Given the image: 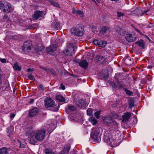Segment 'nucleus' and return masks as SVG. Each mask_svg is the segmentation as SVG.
Instances as JSON below:
<instances>
[{"instance_id": "obj_1", "label": "nucleus", "mask_w": 154, "mask_h": 154, "mask_svg": "<svg viewBox=\"0 0 154 154\" xmlns=\"http://www.w3.org/2000/svg\"><path fill=\"white\" fill-rule=\"evenodd\" d=\"M45 131L44 129L37 130L33 132L30 138V143L31 144H35L37 141H42L45 137Z\"/></svg>"}, {"instance_id": "obj_2", "label": "nucleus", "mask_w": 154, "mask_h": 154, "mask_svg": "<svg viewBox=\"0 0 154 154\" xmlns=\"http://www.w3.org/2000/svg\"><path fill=\"white\" fill-rule=\"evenodd\" d=\"M103 120L104 125L109 127L111 131L118 128L119 123L112 117L107 116L103 117Z\"/></svg>"}, {"instance_id": "obj_3", "label": "nucleus", "mask_w": 154, "mask_h": 154, "mask_svg": "<svg viewBox=\"0 0 154 154\" xmlns=\"http://www.w3.org/2000/svg\"><path fill=\"white\" fill-rule=\"evenodd\" d=\"M106 133L104 137V140L105 142L106 143L110 146L114 147L117 146L118 143L117 141L118 139L117 137L114 138L111 134H108V135Z\"/></svg>"}, {"instance_id": "obj_4", "label": "nucleus", "mask_w": 154, "mask_h": 154, "mask_svg": "<svg viewBox=\"0 0 154 154\" xmlns=\"http://www.w3.org/2000/svg\"><path fill=\"white\" fill-rule=\"evenodd\" d=\"M100 130H101V128H93L91 129V137L95 141L97 142H99L101 139L100 133Z\"/></svg>"}, {"instance_id": "obj_5", "label": "nucleus", "mask_w": 154, "mask_h": 154, "mask_svg": "<svg viewBox=\"0 0 154 154\" xmlns=\"http://www.w3.org/2000/svg\"><path fill=\"white\" fill-rule=\"evenodd\" d=\"M70 32L72 35L81 36L83 35L84 30L82 26L77 25L76 26L73 27L71 28Z\"/></svg>"}, {"instance_id": "obj_6", "label": "nucleus", "mask_w": 154, "mask_h": 154, "mask_svg": "<svg viewBox=\"0 0 154 154\" xmlns=\"http://www.w3.org/2000/svg\"><path fill=\"white\" fill-rule=\"evenodd\" d=\"M76 49L74 44L68 43L66 49L63 51L64 53L66 55L72 56L74 53V51Z\"/></svg>"}, {"instance_id": "obj_7", "label": "nucleus", "mask_w": 154, "mask_h": 154, "mask_svg": "<svg viewBox=\"0 0 154 154\" xmlns=\"http://www.w3.org/2000/svg\"><path fill=\"white\" fill-rule=\"evenodd\" d=\"M11 5L7 2L1 1L0 2V9L3 11L5 13H9L11 11Z\"/></svg>"}, {"instance_id": "obj_8", "label": "nucleus", "mask_w": 154, "mask_h": 154, "mask_svg": "<svg viewBox=\"0 0 154 154\" xmlns=\"http://www.w3.org/2000/svg\"><path fill=\"white\" fill-rule=\"evenodd\" d=\"M45 106L46 108L52 107H54L55 104V103L54 100L52 99L47 97L44 100Z\"/></svg>"}, {"instance_id": "obj_9", "label": "nucleus", "mask_w": 154, "mask_h": 154, "mask_svg": "<svg viewBox=\"0 0 154 154\" xmlns=\"http://www.w3.org/2000/svg\"><path fill=\"white\" fill-rule=\"evenodd\" d=\"M32 47V44L30 42H24L22 48L24 51L29 52L31 50Z\"/></svg>"}, {"instance_id": "obj_10", "label": "nucleus", "mask_w": 154, "mask_h": 154, "mask_svg": "<svg viewBox=\"0 0 154 154\" xmlns=\"http://www.w3.org/2000/svg\"><path fill=\"white\" fill-rule=\"evenodd\" d=\"M39 109L36 107L33 108L29 111V115L30 117H33L37 115L39 112Z\"/></svg>"}, {"instance_id": "obj_11", "label": "nucleus", "mask_w": 154, "mask_h": 154, "mask_svg": "<svg viewBox=\"0 0 154 154\" xmlns=\"http://www.w3.org/2000/svg\"><path fill=\"white\" fill-rule=\"evenodd\" d=\"M44 47L39 44H37L34 46V50L36 52L38 53L39 54H42V51L44 49Z\"/></svg>"}, {"instance_id": "obj_12", "label": "nucleus", "mask_w": 154, "mask_h": 154, "mask_svg": "<svg viewBox=\"0 0 154 154\" xmlns=\"http://www.w3.org/2000/svg\"><path fill=\"white\" fill-rule=\"evenodd\" d=\"M95 60L97 62L100 64H104L106 62L105 58L103 57L100 55H97L95 57Z\"/></svg>"}, {"instance_id": "obj_13", "label": "nucleus", "mask_w": 154, "mask_h": 154, "mask_svg": "<svg viewBox=\"0 0 154 154\" xmlns=\"http://www.w3.org/2000/svg\"><path fill=\"white\" fill-rule=\"evenodd\" d=\"M57 48V45L56 44H53L51 45L49 47L47 48L46 49L48 52L53 53L56 50Z\"/></svg>"}, {"instance_id": "obj_14", "label": "nucleus", "mask_w": 154, "mask_h": 154, "mask_svg": "<svg viewBox=\"0 0 154 154\" xmlns=\"http://www.w3.org/2000/svg\"><path fill=\"white\" fill-rule=\"evenodd\" d=\"M79 64V65L82 67L84 69H86L88 67V63L87 61L85 60H81L79 62H77Z\"/></svg>"}, {"instance_id": "obj_15", "label": "nucleus", "mask_w": 154, "mask_h": 154, "mask_svg": "<svg viewBox=\"0 0 154 154\" xmlns=\"http://www.w3.org/2000/svg\"><path fill=\"white\" fill-rule=\"evenodd\" d=\"M131 116V113L130 112L125 113L122 116V122H126L128 121L130 119Z\"/></svg>"}, {"instance_id": "obj_16", "label": "nucleus", "mask_w": 154, "mask_h": 154, "mask_svg": "<svg viewBox=\"0 0 154 154\" xmlns=\"http://www.w3.org/2000/svg\"><path fill=\"white\" fill-rule=\"evenodd\" d=\"M43 15V11H37L35 12L33 17L35 20H37L39 17H42Z\"/></svg>"}, {"instance_id": "obj_17", "label": "nucleus", "mask_w": 154, "mask_h": 154, "mask_svg": "<svg viewBox=\"0 0 154 154\" xmlns=\"http://www.w3.org/2000/svg\"><path fill=\"white\" fill-rule=\"evenodd\" d=\"M126 40L129 42H132L135 40L136 38L135 35H132L131 34H128L125 37Z\"/></svg>"}, {"instance_id": "obj_18", "label": "nucleus", "mask_w": 154, "mask_h": 154, "mask_svg": "<svg viewBox=\"0 0 154 154\" xmlns=\"http://www.w3.org/2000/svg\"><path fill=\"white\" fill-rule=\"evenodd\" d=\"M109 31V29L108 27L103 26L101 28L100 33L101 34L104 35L108 32Z\"/></svg>"}, {"instance_id": "obj_19", "label": "nucleus", "mask_w": 154, "mask_h": 154, "mask_svg": "<svg viewBox=\"0 0 154 154\" xmlns=\"http://www.w3.org/2000/svg\"><path fill=\"white\" fill-rule=\"evenodd\" d=\"M70 148V146L69 144L65 146L63 150L61 152L60 154H67L69 153Z\"/></svg>"}, {"instance_id": "obj_20", "label": "nucleus", "mask_w": 154, "mask_h": 154, "mask_svg": "<svg viewBox=\"0 0 154 154\" xmlns=\"http://www.w3.org/2000/svg\"><path fill=\"white\" fill-rule=\"evenodd\" d=\"M116 29V32L120 35H123L125 34V31L120 27H117Z\"/></svg>"}, {"instance_id": "obj_21", "label": "nucleus", "mask_w": 154, "mask_h": 154, "mask_svg": "<svg viewBox=\"0 0 154 154\" xmlns=\"http://www.w3.org/2000/svg\"><path fill=\"white\" fill-rule=\"evenodd\" d=\"M76 103L79 106L82 107L85 106V101L83 99H81L77 101Z\"/></svg>"}, {"instance_id": "obj_22", "label": "nucleus", "mask_w": 154, "mask_h": 154, "mask_svg": "<svg viewBox=\"0 0 154 154\" xmlns=\"http://www.w3.org/2000/svg\"><path fill=\"white\" fill-rule=\"evenodd\" d=\"M52 26L53 28L56 30L59 29L60 28V24L57 22H53L52 24Z\"/></svg>"}, {"instance_id": "obj_23", "label": "nucleus", "mask_w": 154, "mask_h": 154, "mask_svg": "<svg viewBox=\"0 0 154 154\" xmlns=\"http://www.w3.org/2000/svg\"><path fill=\"white\" fill-rule=\"evenodd\" d=\"M112 131V132H111L110 133H109V134H111V136H112L114 138H115L117 137L116 139H117V137H119V134L117 133L118 131H115V130H113Z\"/></svg>"}, {"instance_id": "obj_24", "label": "nucleus", "mask_w": 154, "mask_h": 154, "mask_svg": "<svg viewBox=\"0 0 154 154\" xmlns=\"http://www.w3.org/2000/svg\"><path fill=\"white\" fill-rule=\"evenodd\" d=\"M66 110L67 112H69V111H74L75 110V108L72 105H69L66 108Z\"/></svg>"}, {"instance_id": "obj_25", "label": "nucleus", "mask_w": 154, "mask_h": 154, "mask_svg": "<svg viewBox=\"0 0 154 154\" xmlns=\"http://www.w3.org/2000/svg\"><path fill=\"white\" fill-rule=\"evenodd\" d=\"M135 44H138L139 46L142 48H143L144 47L145 42L143 40H140L136 42Z\"/></svg>"}, {"instance_id": "obj_26", "label": "nucleus", "mask_w": 154, "mask_h": 154, "mask_svg": "<svg viewBox=\"0 0 154 154\" xmlns=\"http://www.w3.org/2000/svg\"><path fill=\"white\" fill-rule=\"evenodd\" d=\"M56 99L60 102H64L65 99L61 95H59L56 96Z\"/></svg>"}, {"instance_id": "obj_27", "label": "nucleus", "mask_w": 154, "mask_h": 154, "mask_svg": "<svg viewBox=\"0 0 154 154\" xmlns=\"http://www.w3.org/2000/svg\"><path fill=\"white\" fill-rule=\"evenodd\" d=\"M89 121L92 125H95L97 123V120L93 117H91L88 119Z\"/></svg>"}, {"instance_id": "obj_28", "label": "nucleus", "mask_w": 154, "mask_h": 154, "mask_svg": "<svg viewBox=\"0 0 154 154\" xmlns=\"http://www.w3.org/2000/svg\"><path fill=\"white\" fill-rule=\"evenodd\" d=\"M125 62L126 64L130 65L133 63V61H132V59L131 58L128 57L125 59Z\"/></svg>"}, {"instance_id": "obj_29", "label": "nucleus", "mask_w": 154, "mask_h": 154, "mask_svg": "<svg viewBox=\"0 0 154 154\" xmlns=\"http://www.w3.org/2000/svg\"><path fill=\"white\" fill-rule=\"evenodd\" d=\"M8 149L6 147H2L0 148V154H6L8 153Z\"/></svg>"}, {"instance_id": "obj_30", "label": "nucleus", "mask_w": 154, "mask_h": 154, "mask_svg": "<svg viewBox=\"0 0 154 154\" xmlns=\"http://www.w3.org/2000/svg\"><path fill=\"white\" fill-rule=\"evenodd\" d=\"M51 4L57 7H60L58 3L53 0H48Z\"/></svg>"}, {"instance_id": "obj_31", "label": "nucleus", "mask_w": 154, "mask_h": 154, "mask_svg": "<svg viewBox=\"0 0 154 154\" xmlns=\"http://www.w3.org/2000/svg\"><path fill=\"white\" fill-rule=\"evenodd\" d=\"M13 68L15 70L17 71H20L21 70V68L20 66L17 63H15L14 64L13 66Z\"/></svg>"}, {"instance_id": "obj_32", "label": "nucleus", "mask_w": 154, "mask_h": 154, "mask_svg": "<svg viewBox=\"0 0 154 154\" xmlns=\"http://www.w3.org/2000/svg\"><path fill=\"white\" fill-rule=\"evenodd\" d=\"M45 152L46 154H54V153L51 149H45Z\"/></svg>"}, {"instance_id": "obj_33", "label": "nucleus", "mask_w": 154, "mask_h": 154, "mask_svg": "<svg viewBox=\"0 0 154 154\" xmlns=\"http://www.w3.org/2000/svg\"><path fill=\"white\" fill-rule=\"evenodd\" d=\"M74 13L77 14L81 17H82L84 16V14L83 11L79 10L76 11Z\"/></svg>"}, {"instance_id": "obj_34", "label": "nucleus", "mask_w": 154, "mask_h": 154, "mask_svg": "<svg viewBox=\"0 0 154 154\" xmlns=\"http://www.w3.org/2000/svg\"><path fill=\"white\" fill-rule=\"evenodd\" d=\"M107 43L106 41H102L100 42V45L99 46L102 48H104L106 46Z\"/></svg>"}, {"instance_id": "obj_35", "label": "nucleus", "mask_w": 154, "mask_h": 154, "mask_svg": "<svg viewBox=\"0 0 154 154\" xmlns=\"http://www.w3.org/2000/svg\"><path fill=\"white\" fill-rule=\"evenodd\" d=\"M13 127L11 126L9 127H8L7 128V133L9 134H12V132H13Z\"/></svg>"}, {"instance_id": "obj_36", "label": "nucleus", "mask_w": 154, "mask_h": 154, "mask_svg": "<svg viewBox=\"0 0 154 154\" xmlns=\"http://www.w3.org/2000/svg\"><path fill=\"white\" fill-rule=\"evenodd\" d=\"M124 91L126 94L129 96H131L133 94L132 92L128 90L126 88H125L124 89Z\"/></svg>"}, {"instance_id": "obj_37", "label": "nucleus", "mask_w": 154, "mask_h": 154, "mask_svg": "<svg viewBox=\"0 0 154 154\" xmlns=\"http://www.w3.org/2000/svg\"><path fill=\"white\" fill-rule=\"evenodd\" d=\"M134 101L132 99L129 100V106L130 108H131L134 106Z\"/></svg>"}, {"instance_id": "obj_38", "label": "nucleus", "mask_w": 154, "mask_h": 154, "mask_svg": "<svg viewBox=\"0 0 154 154\" xmlns=\"http://www.w3.org/2000/svg\"><path fill=\"white\" fill-rule=\"evenodd\" d=\"M100 41L95 39L93 41V43L96 45H98L99 46V45H100Z\"/></svg>"}, {"instance_id": "obj_39", "label": "nucleus", "mask_w": 154, "mask_h": 154, "mask_svg": "<svg viewBox=\"0 0 154 154\" xmlns=\"http://www.w3.org/2000/svg\"><path fill=\"white\" fill-rule=\"evenodd\" d=\"M100 111H96L94 113L95 116L97 119H98L100 118Z\"/></svg>"}, {"instance_id": "obj_40", "label": "nucleus", "mask_w": 154, "mask_h": 154, "mask_svg": "<svg viewBox=\"0 0 154 154\" xmlns=\"http://www.w3.org/2000/svg\"><path fill=\"white\" fill-rule=\"evenodd\" d=\"M87 115L91 116L92 113V110L91 109L88 108L87 111Z\"/></svg>"}, {"instance_id": "obj_41", "label": "nucleus", "mask_w": 154, "mask_h": 154, "mask_svg": "<svg viewBox=\"0 0 154 154\" xmlns=\"http://www.w3.org/2000/svg\"><path fill=\"white\" fill-rule=\"evenodd\" d=\"M108 76L109 75H102V77H101V79L104 80H106L108 79Z\"/></svg>"}, {"instance_id": "obj_42", "label": "nucleus", "mask_w": 154, "mask_h": 154, "mask_svg": "<svg viewBox=\"0 0 154 154\" xmlns=\"http://www.w3.org/2000/svg\"><path fill=\"white\" fill-rule=\"evenodd\" d=\"M108 76L109 75H102V77H101V79L104 80H106L108 79Z\"/></svg>"}, {"instance_id": "obj_43", "label": "nucleus", "mask_w": 154, "mask_h": 154, "mask_svg": "<svg viewBox=\"0 0 154 154\" xmlns=\"http://www.w3.org/2000/svg\"><path fill=\"white\" fill-rule=\"evenodd\" d=\"M117 16L119 17H120L122 16H123L124 15V14L122 13L121 12H117Z\"/></svg>"}, {"instance_id": "obj_44", "label": "nucleus", "mask_w": 154, "mask_h": 154, "mask_svg": "<svg viewBox=\"0 0 154 154\" xmlns=\"http://www.w3.org/2000/svg\"><path fill=\"white\" fill-rule=\"evenodd\" d=\"M28 78L30 79V80H35V79L33 75L31 74H29L28 75Z\"/></svg>"}, {"instance_id": "obj_45", "label": "nucleus", "mask_w": 154, "mask_h": 154, "mask_svg": "<svg viewBox=\"0 0 154 154\" xmlns=\"http://www.w3.org/2000/svg\"><path fill=\"white\" fill-rule=\"evenodd\" d=\"M9 18L8 16L6 14L4 15L3 17V20L5 21H7L8 20Z\"/></svg>"}, {"instance_id": "obj_46", "label": "nucleus", "mask_w": 154, "mask_h": 154, "mask_svg": "<svg viewBox=\"0 0 154 154\" xmlns=\"http://www.w3.org/2000/svg\"><path fill=\"white\" fill-rule=\"evenodd\" d=\"M38 87L39 88V89H41L42 91L45 90L44 87L42 84L39 85L38 86Z\"/></svg>"}, {"instance_id": "obj_47", "label": "nucleus", "mask_w": 154, "mask_h": 154, "mask_svg": "<svg viewBox=\"0 0 154 154\" xmlns=\"http://www.w3.org/2000/svg\"><path fill=\"white\" fill-rule=\"evenodd\" d=\"M0 61L3 63H6V59L5 58H0Z\"/></svg>"}, {"instance_id": "obj_48", "label": "nucleus", "mask_w": 154, "mask_h": 154, "mask_svg": "<svg viewBox=\"0 0 154 154\" xmlns=\"http://www.w3.org/2000/svg\"><path fill=\"white\" fill-rule=\"evenodd\" d=\"M111 85L112 88L115 89L117 87V85L113 82H112L111 83Z\"/></svg>"}, {"instance_id": "obj_49", "label": "nucleus", "mask_w": 154, "mask_h": 154, "mask_svg": "<svg viewBox=\"0 0 154 154\" xmlns=\"http://www.w3.org/2000/svg\"><path fill=\"white\" fill-rule=\"evenodd\" d=\"M59 109V107L58 106L56 107L55 108H53V111H57Z\"/></svg>"}, {"instance_id": "obj_50", "label": "nucleus", "mask_w": 154, "mask_h": 154, "mask_svg": "<svg viewBox=\"0 0 154 154\" xmlns=\"http://www.w3.org/2000/svg\"><path fill=\"white\" fill-rule=\"evenodd\" d=\"M60 88H61L63 90H64L65 89V86L63 85L62 84L60 85Z\"/></svg>"}, {"instance_id": "obj_51", "label": "nucleus", "mask_w": 154, "mask_h": 154, "mask_svg": "<svg viewBox=\"0 0 154 154\" xmlns=\"http://www.w3.org/2000/svg\"><path fill=\"white\" fill-rule=\"evenodd\" d=\"M149 11V10L148 9L147 10L145 11L144 12H143L142 14H146V15H149L147 14V12H148Z\"/></svg>"}, {"instance_id": "obj_52", "label": "nucleus", "mask_w": 154, "mask_h": 154, "mask_svg": "<svg viewBox=\"0 0 154 154\" xmlns=\"http://www.w3.org/2000/svg\"><path fill=\"white\" fill-rule=\"evenodd\" d=\"M147 78L148 80L150 81L152 79V77L151 76L149 75L147 77Z\"/></svg>"}, {"instance_id": "obj_53", "label": "nucleus", "mask_w": 154, "mask_h": 154, "mask_svg": "<svg viewBox=\"0 0 154 154\" xmlns=\"http://www.w3.org/2000/svg\"><path fill=\"white\" fill-rule=\"evenodd\" d=\"M15 116V115L14 114L12 113L11 114L10 117L11 118H13Z\"/></svg>"}, {"instance_id": "obj_54", "label": "nucleus", "mask_w": 154, "mask_h": 154, "mask_svg": "<svg viewBox=\"0 0 154 154\" xmlns=\"http://www.w3.org/2000/svg\"><path fill=\"white\" fill-rule=\"evenodd\" d=\"M34 101V100L33 99H31L29 101V103H32Z\"/></svg>"}, {"instance_id": "obj_55", "label": "nucleus", "mask_w": 154, "mask_h": 154, "mask_svg": "<svg viewBox=\"0 0 154 154\" xmlns=\"http://www.w3.org/2000/svg\"><path fill=\"white\" fill-rule=\"evenodd\" d=\"M144 36L149 41V42H151V39L149 38L148 37L147 35H144Z\"/></svg>"}, {"instance_id": "obj_56", "label": "nucleus", "mask_w": 154, "mask_h": 154, "mask_svg": "<svg viewBox=\"0 0 154 154\" xmlns=\"http://www.w3.org/2000/svg\"><path fill=\"white\" fill-rule=\"evenodd\" d=\"M114 153V152L113 150H112L111 152H110V151H107V153Z\"/></svg>"}, {"instance_id": "obj_57", "label": "nucleus", "mask_w": 154, "mask_h": 154, "mask_svg": "<svg viewBox=\"0 0 154 154\" xmlns=\"http://www.w3.org/2000/svg\"><path fill=\"white\" fill-rule=\"evenodd\" d=\"M135 30L138 32L139 33H141V32H140V30H138V29H136Z\"/></svg>"}, {"instance_id": "obj_58", "label": "nucleus", "mask_w": 154, "mask_h": 154, "mask_svg": "<svg viewBox=\"0 0 154 154\" xmlns=\"http://www.w3.org/2000/svg\"><path fill=\"white\" fill-rule=\"evenodd\" d=\"M20 147H22V148H24V145H21L20 143Z\"/></svg>"}, {"instance_id": "obj_59", "label": "nucleus", "mask_w": 154, "mask_h": 154, "mask_svg": "<svg viewBox=\"0 0 154 154\" xmlns=\"http://www.w3.org/2000/svg\"><path fill=\"white\" fill-rule=\"evenodd\" d=\"M27 70V72H29L31 71V69L30 68H28Z\"/></svg>"}, {"instance_id": "obj_60", "label": "nucleus", "mask_w": 154, "mask_h": 154, "mask_svg": "<svg viewBox=\"0 0 154 154\" xmlns=\"http://www.w3.org/2000/svg\"><path fill=\"white\" fill-rule=\"evenodd\" d=\"M148 68L150 69H151L152 68V67L151 66H148Z\"/></svg>"}, {"instance_id": "obj_61", "label": "nucleus", "mask_w": 154, "mask_h": 154, "mask_svg": "<svg viewBox=\"0 0 154 154\" xmlns=\"http://www.w3.org/2000/svg\"><path fill=\"white\" fill-rule=\"evenodd\" d=\"M92 1H94V0H91Z\"/></svg>"}, {"instance_id": "obj_62", "label": "nucleus", "mask_w": 154, "mask_h": 154, "mask_svg": "<svg viewBox=\"0 0 154 154\" xmlns=\"http://www.w3.org/2000/svg\"><path fill=\"white\" fill-rule=\"evenodd\" d=\"M45 69V70H46V69Z\"/></svg>"}]
</instances>
